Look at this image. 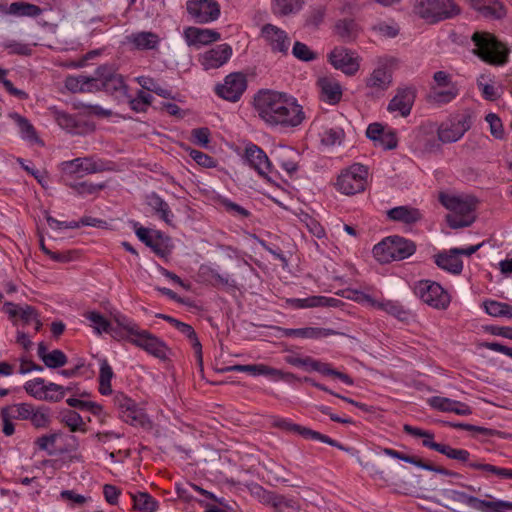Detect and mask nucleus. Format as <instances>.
<instances>
[{
  "label": "nucleus",
  "mask_w": 512,
  "mask_h": 512,
  "mask_svg": "<svg viewBox=\"0 0 512 512\" xmlns=\"http://www.w3.org/2000/svg\"><path fill=\"white\" fill-rule=\"evenodd\" d=\"M267 365L265 364H236L234 365V369L236 372H247L253 376L264 375L267 373Z\"/></svg>",
  "instance_id": "nucleus-59"
},
{
  "label": "nucleus",
  "mask_w": 512,
  "mask_h": 512,
  "mask_svg": "<svg viewBox=\"0 0 512 512\" xmlns=\"http://www.w3.org/2000/svg\"><path fill=\"white\" fill-rule=\"evenodd\" d=\"M53 113L55 120L61 128L67 130L68 132L76 133L78 122L73 115L59 110H55Z\"/></svg>",
  "instance_id": "nucleus-46"
},
{
  "label": "nucleus",
  "mask_w": 512,
  "mask_h": 512,
  "mask_svg": "<svg viewBox=\"0 0 512 512\" xmlns=\"http://www.w3.org/2000/svg\"><path fill=\"white\" fill-rule=\"evenodd\" d=\"M324 17L325 8L323 6L312 8L307 15L305 25L308 27L318 28V26L323 22Z\"/></svg>",
  "instance_id": "nucleus-55"
},
{
  "label": "nucleus",
  "mask_w": 512,
  "mask_h": 512,
  "mask_svg": "<svg viewBox=\"0 0 512 512\" xmlns=\"http://www.w3.org/2000/svg\"><path fill=\"white\" fill-rule=\"evenodd\" d=\"M439 201L451 212L446 215V222L450 228L469 227L475 222V210L479 201L474 196L440 193Z\"/></svg>",
  "instance_id": "nucleus-2"
},
{
  "label": "nucleus",
  "mask_w": 512,
  "mask_h": 512,
  "mask_svg": "<svg viewBox=\"0 0 512 512\" xmlns=\"http://www.w3.org/2000/svg\"><path fill=\"white\" fill-rule=\"evenodd\" d=\"M262 36L268 42L272 52H279L284 55L288 53L290 40L288 34L273 24H265L261 29Z\"/></svg>",
  "instance_id": "nucleus-16"
},
{
  "label": "nucleus",
  "mask_w": 512,
  "mask_h": 512,
  "mask_svg": "<svg viewBox=\"0 0 512 512\" xmlns=\"http://www.w3.org/2000/svg\"><path fill=\"white\" fill-rule=\"evenodd\" d=\"M383 452L388 456L399 459L406 463L413 464V465L417 466L418 468H421L424 470L432 471V472H435V473H438V474H441L444 476H448V477H460V474L455 471L446 469L445 467H442V466L434 465L429 462H425L423 459H421L417 456L407 455V454H404L402 452H399V451L391 449V448H384Z\"/></svg>",
  "instance_id": "nucleus-14"
},
{
  "label": "nucleus",
  "mask_w": 512,
  "mask_h": 512,
  "mask_svg": "<svg viewBox=\"0 0 512 512\" xmlns=\"http://www.w3.org/2000/svg\"><path fill=\"white\" fill-rule=\"evenodd\" d=\"M69 186L79 195H91L105 188L104 183L93 184L87 181L70 183Z\"/></svg>",
  "instance_id": "nucleus-52"
},
{
  "label": "nucleus",
  "mask_w": 512,
  "mask_h": 512,
  "mask_svg": "<svg viewBox=\"0 0 512 512\" xmlns=\"http://www.w3.org/2000/svg\"><path fill=\"white\" fill-rule=\"evenodd\" d=\"M29 421L36 429L48 428L51 423L50 408L44 405L34 406Z\"/></svg>",
  "instance_id": "nucleus-37"
},
{
  "label": "nucleus",
  "mask_w": 512,
  "mask_h": 512,
  "mask_svg": "<svg viewBox=\"0 0 512 512\" xmlns=\"http://www.w3.org/2000/svg\"><path fill=\"white\" fill-rule=\"evenodd\" d=\"M245 159L249 166L268 182L274 183L270 176L272 173V164L266 153L256 144L249 143L245 147Z\"/></svg>",
  "instance_id": "nucleus-13"
},
{
  "label": "nucleus",
  "mask_w": 512,
  "mask_h": 512,
  "mask_svg": "<svg viewBox=\"0 0 512 512\" xmlns=\"http://www.w3.org/2000/svg\"><path fill=\"white\" fill-rule=\"evenodd\" d=\"M459 90L456 84H452L448 90L435 91L430 95V99L436 104H446L457 97Z\"/></svg>",
  "instance_id": "nucleus-50"
},
{
  "label": "nucleus",
  "mask_w": 512,
  "mask_h": 512,
  "mask_svg": "<svg viewBox=\"0 0 512 512\" xmlns=\"http://www.w3.org/2000/svg\"><path fill=\"white\" fill-rule=\"evenodd\" d=\"M345 133L341 128L326 129L321 135V143L325 146H334L341 144Z\"/></svg>",
  "instance_id": "nucleus-51"
},
{
  "label": "nucleus",
  "mask_w": 512,
  "mask_h": 512,
  "mask_svg": "<svg viewBox=\"0 0 512 512\" xmlns=\"http://www.w3.org/2000/svg\"><path fill=\"white\" fill-rule=\"evenodd\" d=\"M4 309L10 319L15 320L16 318H19L25 325L29 324L39 316L38 311L30 305H18L12 302H6L4 304Z\"/></svg>",
  "instance_id": "nucleus-21"
},
{
  "label": "nucleus",
  "mask_w": 512,
  "mask_h": 512,
  "mask_svg": "<svg viewBox=\"0 0 512 512\" xmlns=\"http://www.w3.org/2000/svg\"><path fill=\"white\" fill-rule=\"evenodd\" d=\"M468 467L474 470L482 472V476L489 478L490 476H496L501 479H509L511 469L497 467L492 464L482 463L479 461H473L468 463Z\"/></svg>",
  "instance_id": "nucleus-31"
},
{
  "label": "nucleus",
  "mask_w": 512,
  "mask_h": 512,
  "mask_svg": "<svg viewBox=\"0 0 512 512\" xmlns=\"http://www.w3.org/2000/svg\"><path fill=\"white\" fill-rule=\"evenodd\" d=\"M42 362L47 368L57 369L66 365L68 358L62 350L54 349L43 357Z\"/></svg>",
  "instance_id": "nucleus-44"
},
{
  "label": "nucleus",
  "mask_w": 512,
  "mask_h": 512,
  "mask_svg": "<svg viewBox=\"0 0 512 512\" xmlns=\"http://www.w3.org/2000/svg\"><path fill=\"white\" fill-rule=\"evenodd\" d=\"M133 501V510L136 512H156L159 508V502L148 492L136 491L130 493Z\"/></svg>",
  "instance_id": "nucleus-26"
},
{
  "label": "nucleus",
  "mask_w": 512,
  "mask_h": 512,
  "mask_svg": "<svg viewBox=\"0 0 512 512\" xmlns=\"http://www.w3.org/2000/svg\"><path fill=\"white\" fill-rule=\"evenodd\" d=\"M125 329L129 335L132 336L129 341L133 345L143 349L148 354L162 361L168 359L170 349L159 337L155 336L147 330L138 329L136 325L125 326Z\"/></svg>",
  "instance_id": "nucleus-6"
},
{
  "label": "nucleus",
  "mask_w": 512,
  "mask_h": 512,
  "mask_svg": "<svg viewBox=\"0 0 512 512\" xmlns=\"http://www.w3.org/2000/svg\"><path fill=\"white\" fill-rule=\"evenodd\" d=\"M190 157L200 166L211 168L216 166V161L213 157L199 151L191 150Z\"/></svg>",
  "instance_id": "nucleus-61"
},
{
  "label": "nucleus",
  "mask_w": 512,
  "mask_h": 512,
  "mask_svg": "<svg viewBox=\"0 0 512 512\" xmlns=\"http://www.w3.org/2000/svg\"><path fill=\"white\" fill-rule=\"evenodd\" d=\"M373 307L377 308L379 310H383V311L387 312L388 314L397 317L400 320H403L406 318V314H407L406 311L397 302H394L391 300H385V301L375 300V302H373Z\"/></svg>",
  "instance_id": "nucleus-42"
},
{
  "label": "nucleus",
  "mask_w": 512,
  "mask_h": 512,
  "mask_svg": "<svg viewBox=\"0 0 512 512\" xmlns=\"http://www.w3.org/2000/svg\"><path fill=\"white\" fill-rule=\"evenodd\" d=\"M354 52L345 47H335L328 54V62L337 70L352 76L359 70V60Z\"/></svg>",
  "instance_id": "nucleus-12"
},
{
  "label": "nucleus",
  "mask_w": 512,
  "mask_h": 512,
  "mask_svg": "<svg viewBox=\"0 0 512 512\" xmlns=\"http://www.w3.org/2000/svg\"><path fill=\"white\" fill-rule=\"evenodd\" d=\"M128 40L138 50L157 49L160 42L159 36L156 33L150 31L133 33L128 37Z\"/></svg>",
  "instance_id": "nucleus-25"
},
{
  "label": "nucleus",
  "mask_w": 512,
  "mask_h": 512,
  "mask_svg": "<svg viewBox=\"0 0 512 512\" xmlns=\"http://www.w3.org/2000/svg\"><path fill=\"white\" fill-rule=\"evenodd\" d=\"M70 166L73 167V172L83 171L86 174L98 173L107 170H111L108 167V163L102 160H94L90 157L76 158L69 162Z\"/></svg>",
  "instance_id": "nucleus-23"
},
{
  "label": "nucleus",
  "mask_w": 512,
  "mask_h": 512,
  "mask_svg": "<svg viewBox=\"0 0 512 512\" xmlns=\"http://www.w3.org/2000/svg\"><path fill=\"white\" fill-rule=\"evenodd\" d=\"M292 512H298L300 510V504L293 498H287L284 495H279L275 512H286L285 510Z\"/></svg>",
  "instance_id": "nucleus-56"
},
{
  "label": "nucleus",
  "mask_w": 512,
  "mask_h": 512,
  "mask_svg": "<svg viewBox=\"0 0 512 512\" xmlns=\"http://www.w3.org/2000/svg\"><path fill=\"white\" fill-rule=\"evenodd\" d=\"M378 145L386 150H392L397 147L398 139L394 131H384L377 142Z\"/></svg>",
  "instance_id": "nucleus-62"
},
{
  "label": "nucleus",
  "mask_w": 512,
  "mask_h": 512,
  "mask_svg": "<svg viewBox=\"0 0 512 512\" xmlns=\"http://www.w3.org/2000/svg\"><path fill=\"white\" fill-rule=\"evenodd\" d=\"M414 10L429 23L451 19L461 13V8L454 0H417Z\"/></svg>",
  "instance_id": "nucleus-5"
},
{
  "label": "nucleus",
  "mask_w": 512,
  "mask_h": 512,
  "mask_svg": "<svg viewBox=\"0 0 512 512\" xmlns=\"http://www.w3.org/2000/svg\"><path fill=\"white\" fill-rule=\"evenodd\" d=\"M471 7L486 17L501 19L506 15L504 6L498 0H465Z\"/></svg>",
  "instance_id": "nucleus-19"
},
{
  "label": "nucleus",
  "mask_w": 512,
  "mask_h": 512,
  "mask_svg": "<svg viewBox=\"0 0 512 512\" xmlns=\"http://www.w3.org/2000/svg\"><path fill=\"white\" fill-rule=\"evenodd\" d=\"M246 88V76L241 72H233L225 77L223 84L216 86L215 92L224 100L237 102Z\"/></svg>",
  "instance_id": "nucleus-11"
},
{
  "label": "nucleus",
  "mask_w": 512,
  "mask_h": 512,
  "mask_svg": "<svg viewBox=\"0 0 512 512\" xmlns=\"http://www.w3.org/2000/svg\"><path fill=\"white\" fill-rule=\"evenodd\" d=\"M415 97L414 88L398 89L396 95L390 100L387 109L390 112L397 111L401 116L406 117L411 112Z\"/></svg>",
  "instance_id": "nucleus-17"
},
{
  "label": "nucleus",
  "mask_w": 512,
  "mask_h": 512,
  "mask_svg": "<svg viewBox=\"0 0 512 512\" xmlns=\"http://www.w3.org/2000/svg\"><path fill=\"white\" fill-rule=\"evenodd\" d=\"M114 406L118 409L119 415L127 412L136 403L131 398L127 397L124 393L118 392L113 398Z\"/></svg>",
  "instance_id": "nucleus-57"
},
{
  "label": "nucleus",
  "mask_w": 512,
  "mask_h": 512,
  "mask_svg": "<svg viewBox=\"0 0 512 512\" xmlns=\"http://www.w3.org/2000/svg\"><path fill=\"white\" fill-rule=\"evenodd\" d=\"M416 244L401 236H388L373 247V255L380 263L400 261L413 255Z\"/></svg>",
  "instance_id": "nucleus-3"
},
{
  "label": "nucleus",
  "mask_w": 512,
  "mask_h": 512,
  "mask_svg": "<svg viewBox=\"0 0 512 512\" xmlns=\"http://www.w3.org/2000/svg\"><path fill=\"white\" fill-rule=\"evenodd\" d=\"M274 426L278 427L282 430L288 431V432H293V433L299 434L300 436H302L305 439L320 441L322 443L336 447L339 450L345 451L347 453H352L354 451L353 448L346 447V446L342 445L341 443H339L338 441L328 437L325 434H322L318 431L312 430L308 427L290 422L286 419H279V420L275 421Z\"/></svg>",
  "instance_id": "nucleus-9"
},
{
  "label": "nucleus",
  "mask_w": 512,
  "mask_h": 512,
  "mask_svg": "<svg viewBox=\"0 0 512 512\" xmlns=\"http://www.w3.org/2000/svg\"><path fill=\"white\" fill-rule=\"evenodd\" d=\"M367 173L364 165L353 164L338 176L336 186L345 195L362 192L365 189Z\"/></svg>",
  "instance_id": "nucleus-8"
},
{
  "label": "nucleus",
  "mask_w": 512,
  "mask_h": 512,
  "mask_svg": "<svg viewBox=\"0 0 512 512\" xmlns=\"http://www.w3.org/2000/svg\"><path fill=\"white\" fill-rule=\"evenodd\" d=\"M285 336H298L303 338L319 339L328 337L331 335L340 334L339 332L330 328H319V327H305L297 329H284Z\"/></svg>",
  "instance_id": "nucleus-27"
},
{
  "label": "nucleus",
  "mask_w": 512,
  "mask_h": 512,
  "mask_svg": "<svg viewBox=\"0 0 512 512\" xmlns=\"http://www.w3.org/2000/svg\"><path fill=\"white\" fill-rule=\"evenodd\" d=\"M476 54L481 60L496 66L503 65L508 60V49L494 35L488 32H475L472 35Z\"/></svg>",
  "instance_id": "nucleus-4"
},
{
  "label": "nucleus",
  "mask_w": 512,
  "mask_h": 512,
  "mask_svg": "<svg viewBox=\"0 0 512 512\" xmlns=\"http://www.w3.org/2000/svg\"><path fill=\"white\" fill-rule=\"evenodd\" d=\"M387 214L390 220L402 222L408 225L414 224L422 218V214L419 209L409 206L394 207L390 209Z\"/></svg>",
  "instance_id": "nucleus-22"
},
{
  "label": "nucleus",
  "mask_w": 512,
  "mask_h": 512,
  "mask_svg": "<svg viewBox=\"0 0 512 512\" xmlns=\"http://www.w3.org/2000/svg\"><path fill=\"white\" fill-rule=\"evenodd\" d=\"M25 391L37 400H41L43 393L47 390H58L59 384L50 382L45 384V380L43 378H35L33 380H29L24 385Z\"/></svg>",
  "instance_id": "nucleus-30"
},
{
  "label": "nucleus",
  "mask_w": 512,
  "mask_h": 512,
  "mask_svg": "<svg viewBox=\"0 0 512 512\" xmlns=\"http://www.w3.org/2000/svg\"><path fill=\"white\" fill-rule=\"evenodd\" d=\"M318 85L321 88L324 101L334 105L341 100L342 89L338 82L329 78H320L318 80Z\"/></svg>",
  "instance_id": "nucleus-28"
},
{
  "label": "nucleus",
  "mask_w": 512,
  "mask_h": 512,
  "mask_svg": "<svg viewBox=\"0 0 512 512\" xmlns=\"http://www.w3.org/2000/svg\"><path fill=\"white\" fill-rule=\"evenodd\" d=\"M414 290L424 303L435 309L445 310L450 304V295L437 282L421 280Z\"/></svg>",
  "instance_id": "nucleus-7"
},
{
  "label": "nucleus",
  "mask_w": 512,
  "mask_h": 512,
  "mask_svg": "<svg viewBox=\"0 0 512 512\" xmlns=\"http://www.w3.org/2000/svg\"><path fill=\"white\" fill-rule=\"evenodd\" d=\"M435 451L445 455L447 458L456 460L468 467L470 461V452L466 449L453 448L450 445H434Z\"/></svg>",
  "instance_id": "nucleus-33"
},
{
  "label": "nucleus",
  "mask_w": 512,
  "mask_h": 512,
  "mask_svg": "<svg viewBox=\"0 0 512 512\" xmlns=\"http://www.w3.org/2000/svg\"><path fill=\"white\" fill-rule=\"evenodd\" d=\"M87 318L96 324V329L98 333H101L102 331L108 332L110 328V322L100 313L92 311L89 312L87 315Z\"/></svg>",
  "instance_id": "nucleus-63"
},
{
  "label": "nucleus",
  "mask_w": 512,
  "mask_h": 512,
  "mask_svg": "<svg viewBox=\"0 0 512 512\" xmlns=\"http://www.w3.org/2000/svg\"><path fill=\"white\" fill-rule=\"evenodd\" d=\"M392 83V75L385 67H379L373 70L366 79V86L378 91L387 90Z\"/></svg>",
  "instance_id": "nucleus-24"
},
{
  "label": "nucleus",
  "mask_w": 512,
  "mask_h": 512,
  "mask_svg": "<svg viewBox=\"0 0 512 512\" xmlns=\"http://www.w3.org/2000/svg\"><path fill=\"white\" fill-rule=\"evenodd\" d=\"M127 89L128 87L124 82L123 76L118 73L113 75L110 79H107V81L103 82L101 85V90L109 94H114L119 91L126 93Z\"/></svg>",
  "instance_id": "nucleus-45"
},
{
  "label": "nucleus",
  "mask_w": 512,
  "mask_h": 512,
  "mask_svg": "<svg viewBox=\"0 0 512 512\" xmlns=\"http://www.w3.org/2000/svg\"><path fill=\"white\" fill-rule=\"evenodd\" d=\"M315 371H317L323 375L336 377L339 380H341L343 383H345L346 385H349V386L354 385V380L350 375L343 373L341 371H338L336 369H333L330 366V364H328V363L318 361Z\"/></svg>",
  "instance_id": "nucleus-43"
},
{
  "label": "nucleus",
  "mask_w": 512,
  "mask_h": 512,
  "mask_svg": "<svg viewBox=\"0 0 512 512\" xmlns=\"http://www.w3.org/2000/svg\"><path fill=\"white\" fill-rule=\"evenodd\" d=\"M336 34L344 42H352L357 37V24L352 19H341L335 24Z\"/></svg>",
  "instance_id": "nucleus-35"
},
{
  "label": "nucleus",
  "mask_w": 512,
  "mask_h": 512,
  "mask_svg": "<svg viewBox=\"0 0 512 512\" xmlns=\"http://www.w3.org/2000/svg\"><path fill=\"white\" fill-rule=\"evenodd\" d=\"M34 405L31 403H18L3 407L4 413L12 419L29 420Z\"/></svg>",
  "instance_id": "nucleus-38"
},
{
  "label": "nucleus",
  "mask_w": 512,
  "mask_h": 512,
  "mask_svg": "<svg viewBox=\"0 0 512 512\" xmlns=\"http://www.w3.org/2000/svg\"><path fill=\"white\" fill-rule=\"evenodd\" d=\"M485 120L490 125L491 134L498 139H501L504 134L503 125L501 119L495 113H489L486 115Z\"/></svg>",
  "instance_id": "nucleus-58"
},
{
  "label": "nucleus",
  "mask_w": 512,
  "mask_h": 512,
  "mask_svg": "<svg viewBox=\"0 0 512 512\" xmlns=\"http://www.w3.org/2000/svg\"><path fill=\"white\" fill-rule=\"evenodd\" d=\"M116 69L113 65L105 64L99 66L93 76H89L90 80H97L101 85L103 82L107 81V79H110L113 75H115Z\"/></svg>",
  "instance_id": "nucleus-54"
},
{
  "label": "nucleus",
  "mask_w": 512,
  "mask_h": 512,
  "mask_svg": "<svg viewBox=\"0 0 512 512\" xmlns=\"http://www.w3.org/2000/svg\"><path fill=\"white\" fill-rule=\"evenodd\" d=\"M435 264L442 270L454 275H459L463 270L462 260L448 251H442L434 255Z\"/></svg>",
  "instance_id": "nucleus-20"
},
{
  "label": "nucleus",
  "mask_w": 512,
  "mask_h": 512,
  "mask_svg": "<svg viewBox=\"0 0 512 512\" xmlns=\"http://www.w3.org/2000/svg\"><path fill=\"white\" fill-rule=\"evenodd\" d=\"M292 54L303 62H311L317 58V53L312 51L305 43L296 41L292 47Z\"/></svg>",
  "instance_id": "nucleus-47"
},
{
  "label": "nucleus",
  "mask_w": 512,
  "mask_h": 512,
  "mask_svg": "<svg viewBox=\"0 0 512 512\" xmlns=\"http://www.w3.org/2000/svg\"><path fill=\"white\" fill-rule=\"evenodd\" d=\"M149 205L155 210L157 214H159L163 221H165L167 224H171L173 215L170 211V207L160 196H158L156 193H153L150 196Z\"/></svg>",
  "instance_id": "nucleus-40"
},
{
  "label": "nucleus",
  "mask_w": 512,
  "mask_h": 512,
  "mask_svg": "<svg viewBox=\"0 0 512 512\" xmlns=\"http://www.w3.org/2000/svg\"><path fill=\"white\" fill-rule=\"evenodd\" d=\"M484 80H485V75H480V77L477 79V85H478L479 89L481 90L483 97L489 101L496 100L498 98L496 89L494 88L493 85L484 82Z\"/></svg>",
  "instance_id": "nucleus-60"
},
{
  "label": "nucleus",
  "mask_w": 512,
  "mask_h": 512,
  "mask_svg": "<svg viewBox=\"0 0 512 512\" xmlns=\"http://www.w3.org/2000/svg\"><path fill=\"white\" fill-rule=\"evenodd\" d=\"M372 29L387 38H394L399 34V27L397 25H390L383 22L374 25Z\"/></svg>",
  "instance_id": "nucleus-64"
},
{
  "label": "nucleus",
  "mask_w": 512,
  "mask_h": 512,
  "mask_svg": "<svg viewBox=\"0 0 512 512\" xmlns=\"http://www.w3.org/2000/svg\"><path fill=\"white\" fill-rule=\"evenodd\" d=\"M465 134V129H461L455 123L450 126L441 127L438 130V138L443 143H452L458 141Z\"/></svg>",
  "instance_id": "nucleus-41"
},
{
  "label": "nucleus",
  "mask_w": 512,
  "mask_h": 512,
  "mask_svg": "<svg viewBox=\"0 0 512 512\" xmlns=\"http://www.w3.org/2000/svg\"><path fill=\"white\" fill-rule=\"evenodd\" d=\"M7 13L16 16H27L36 18L42 14V9L34 4L19 1L10 4Z\"/></svg>",
  "instance_id": "nucleus-34"
},
{
  "label": "nucleus",
  "mask_w": 512,
  "mask_h": 512,
  "mask_svg": "<svg viewBox=\"0 0 512 512\" xmlns=\"http://www.w3.org/2000/svg\"><path fill=\"white\" fill-rule=\"evenodd\" d=\"M232 56V47L223 43L200 55L199 61L205 70L223 66Z\"/></svg>",
  "instance_id": "nucleus-15"
},
{
  "label": "nucleus",
  "mask_w": 512,
  "mask_h": 512,
  "mask_svg": "<svg viewBox=\"0 0 512 512\" xmlns=\"http://www.w3.org/2000/svg\"><path fill=\"white\" fill-rule=\"evenodd\" d=\"M483 307L487 314L493 317H506L512 318V305L496 300H486L483 302Z\"/></svg>",
  "instance_id": "nucleus-36"
},
{
  "label": "nucleus",
  "mask_w": 512,
  "mask_h": 512,
  "mask_svg": "<svg viewBox=\"0 0 512 512\" xmlns=\"http://www.w3.org/2000/svg\"><path fill=\"white\" fill-rule=\"evenodd\" d=\"M89 81L90 77L85 75L68 76L65 79V87L72 93L85 92L90 90L85 86Z\"/></svg>",
  "instance_id": "nucleus-49"
},
{
  "label": "nucleus",
  "mask_w": 512,
  "mask_h": 512,
  "mask_svg": "<svg viewBox=\"0 0 512 512\" xmlns=\"http://www.w3.org/2000/svg\"><path fill=\"white\" fill-rule=\"evenodd\" d=\"M186 8L195 22L199 24L215 21L220 16V5L216 0H189L186 3Z\"/></svg>",
  "instance_id": "nucleus-10"
},
{
  "label": "nucleus",
  "mask_w": 512,
  "mask_h": 512,
  "mask_svg": "<svg viewBox=\"0 0 512 512\" xmlns=\"http://www.w3.org/2000/svg\"><path fill=\"white\" fill-rule=\"evenodd\" d=\"M62 421L69 427L71 432H86V425L76 411L69 410L66 414H64Z\"/></svg>",
  "instance_id": "nucleus-48"
},
{
  "label": "nucleus",
  "mask_w": 512,
  "mask_h": 512,
  "mask_svg": "<svg viewBox=\"0 0 512 512\" xmlns=\"http://www.w3.org/2000/svg\"><path fill=\"white\" fill-rule=\"evenodd\" d=\"M428 403L432 408L442 412H452L453 406L458 405V401L441 396L429 398Z\"/></svg>",
  "instance_id": "nucleus-53"
},
{
  "label": "nucleus",
  "mask_w": 512,
  "mask_h": 512,
  "mask_svg": "<svg viewBox=\"0 0 512 512\" xmlns=\"http://www.w3.org/2000/svg\"><path fill=\"white\" fill-rule=\"evenodd\" d=\"M258 116L269 126L294 128L305 119L303 107L297 99L273 90L259 91L254 97Z\"/></svg>",
  "instance_id": "nucleus-1"
},
{
  "label": "nucleus",
  "mask_w": 512,
  "mask_h": 512,
  "mask_svg": "<svg viewBox=\"0 0 512 512\" xmlns=\"http://www.w3.org/2000/svg\"><path fill=\"white\" fill-rule=\"evenodd\" d=\"M184 37L189 46L208 45L221 39L219 32L213 29H203L197 27H188L184 31Z\"/></svg>",
  "instance_id": "nucleus-18"
},
{
  "label": "nucleus",
  "mask_w": 512,
  "mask_h": 512,
  "mask_svg": "<svg viewBox=\"0 0 512 512\" xmlns=\"http://www.w3.org/2000/svg\"><path fill=\"white\" fill-rule=\"evenodd\" d=\"M9 116L11 119H13L15 121V123L19 127L22 138L43 145V142L39 139L35 128L33 127V125L30 123V121L26 117H24L16 112L11 113Z\"/></svg>",
  "instance_id": "nucleus-32"
},
{
  "label": "nucleus",
  "mask_w": 512,
  "mask_h": 512,
  "mask_svg": "<svg viewBox=\"0 0 512 512\" xmlns=\"http://www.w3.org/2000/svg\"><path fill=\"white\" fill-rule=\"evenodd\" d=\"M119 417L124 422L132 426H139L145 429H150L152 427V422L149 417L137 406L136 403L134 404V407H131L127 412L120 414Z\"/></svg>",
  "instance_id": "nucleus-29"
},
{
  "label": "nucleus",
  "mask_w": 512,
  "mask_h": 512,
  "mask_svg": "<svg viewBox=\"0 0 512 512\" xmlns=\"http://www.w3.org/2000/svg\"><path fill=\"white\" fill-rule=\"evenodd\" d=\"M62 436L61 431H56L49 434H44L38 438H36L34 444L35 446L41 450L47 452L48 455L52 456L56 454V450L54 449V445L59 437Z\"/></svg>",
  "instance_id": "nucleus-39"
}]
</instances>
